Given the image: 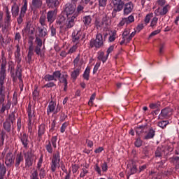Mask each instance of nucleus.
<instances>
[{"label": "nucleus", "instance_id": "obj_1", "mask_svg": "<svg viewBox=\"0 0 179 179\" xmlns=\"http://www.w3.org/2000/svg\"><path fill=\"white\" fill-rule=\"evenodd\" d=\"M6 156V157H5ZM5 157V164L7 167H12L13 166V164L15 163V157H13V153L12 152L9 151L6 154V149L3 150V151L1 153V159H3Z\"/></svg>", "mask_w": 179, "mask_h": 179}, {"label": "nucleus", "instance_id": "obj_2", "mask_svg": "<svg viewBox=\"0 0 179 179\" xmlns=\"http://www.w3.org/2000/svg\"><path fill=\"white\" fill-rule=\"evenodd\" d=\"M6 79V59L3 60L0 68V90H3Z\"/></svg>", "mask_w": 179, "mask_h": 179}, {"label": "nucleus", "instance_id": "obj_3", "mask_svg": "<svg viewBox=\"0 0 179 179\" xmlns=\"http://www.w3.org/2000/svg\"><path fill=\"white\" fill-rule=\"evenodd\" d=\"M59 162H61V155L59 154V151H57L56 152L53 153L52 157V162L50 164V170L52 173H55L57 167L59 166Z\"/></svg>", "mask_w": 179, "mask_h": 179}, {"label": "nucleus", "instance_id": "obj_4", "mask_svg": "<svg viewBox=\"0 0 179 179\" xmlns=\"http://www.w3.org/2000/svg\"><path fill=\"white\" fill-rule=\"evenodd\" d=\"M24 157L25 159V169L29 170L31 166H33V162H34V154L32 150H29L24 153Z\"/></svg>", "mask_w": 179, "mask_h": 179}, {"label": "nucleus", "instance_id": "obj_5", "mask_svg": "<svg viewBox=\"0 0 179 179\" xmlns=\"http://www.w3.org/2000/svg\"><path fill=\"white\" fill-rule=\"evenodd\" d=\"M104 43L103 42V35L101 34H98L96 36V39H92L90 42V45L91 48L95 47L96 48H100L103 45Z\"/></svg>", "mask_w": 179, "mask_h": 179}, {"label": "nucleus", "instance_id": "obj_6", "mask_svg": "<svg viewBox=\"0 0 179 179\" xmlns=\"http://www.w3.org/2000/svg\"><path fill=\"white\" fill-rule=\"evenodd\" d=\"M171 115H173V109L167 107L162 110L161 114L159 115V120L170 118Z\"/></svg>", "mask_w": 179, "mask_h": 179}, {"label": "nucleus", "instance_id": "obj_7", "mask_svg": "<svg viewBox=\"0 0 179 179\" xmlns=\"http://www.w3.org/2000/svg\"><path fill=\"white\" fill-rule=\"evenodd\" d=\"M11 78H13V82H16L17 80V78L21 83H23V80L22 79V66L20 64L17 65V69L15 73H11Z\"/></svg>", "mask_w": 179, "mask_h": 179}, {"label": "nucleus", "instance_id": "obj_8", "mask_svg": "<svg viewBox=\"0 0 179 179\" xmlns=\"http://www.w3.org/2000/svg\"><path fill=\"white\" fill-rule=\"evenodd\" d=\"M75 9H76V6L75 3H67L66 4L64 12L66 13L67 17L69 16V15H73V13H75Z\"/></svg>", "mask_w": 179, "mask_h": 179}, {"label": "nucleus", "instance_id": "obj_9", "mask_svg": "<svg viewBox=\"0 0 179 179\" xmlns=\"http://www.w3.org/2000/svg\"><path fill=\"white\" fill-rule=\"evenodd\" d=\"M20 139L23 148H24V149H27L29 148V143H30L29 136L26 133H24L22 135L20 134Z\"/></svg>", "mask_w": 179, "mask_h": 179}, {"label": "nucleus", "instance_id": "obj_10", "mask_svg": "<svg viewBox=\"0 0 179 179\" xmlns=\"http://www.w3.org/2000/svg\"><path fill=\"white\" fill-rule=\"evenodd\" d=\"M28 44H29V51H28V55H27V58H28V64H30L31 62V57L34 55V46H33V41H29Z\"/></svg>", "mask_w": 179, "mask_h": 179}, {"label": "nucleus", "instance_id": "obj_11", "mask_svg": "<svg viewBox=\"0 0 179 179\" xmlns=\"http://www.w3.org/2000/svg\"><path fill=\"white\" fill-rule=\"evenodd\" d=\"M45 124H41L38 127V139L41 141L43 139V136L45 134Z\"/></svg>", "mask_w": 179, "mask_h": 179}, {"label": "nucleus", "instance_id": "obj_12", "mask_svg": "<svg viewBox=\"0 0 179 179\" xmlns=\"http://www.w3.org/2000/svg\"><path fill=\"white\" fill-rule=\"evenodd\" d=\"M113 5H114V9L115 12H121L122 9L124 8V5H125V3L122 1H113Z\"/></svg>", "mask_w": 179, "mask_h": 179}, {"label": "nucleus", "instance_id": "obj_13", "mask_svg": "<svg viewBox=\"0 0 179 179\" xmlns=\"http://www.w3.org/2000/svg\"><path fill=\"white\" fill-rule=\"evenodd\" d=\"M156 135V129H153V127L150 128L147 134L144 136V139L145 141H149V139H153L155 136Z\"/></svg>", "mask_w": 179, "mask_h": 179}, {"label": "nucleus", "instance_id": "obj_14", "mask_svg": "<svg viewBox=\"0 0 179 179\" xmlns=\"http://www.w3.org/2000/svg\"><path fill=\"white\" fill-rule=\"evenodd\" d=\"M164 152H166L165 146L161 145L157 147L155 152V157H162Z\"/></svg>", "mask_w": 179, "mask_h": 179}, {"label": "nucleus", "instance_id": "obj_15", "mask_svg": "<svg viewBox=\"0 0 179 179\" xmlns=\"http://www.w3.org/2000/svg\"><path fill=\"white\" fill-rule=\"evenodd\" d=\"M13 5L11 8L12 15L14 17L19 15V6L16 3V1L13 0Z\"/></svg>", "mask_w": 179, "mask_h": 179}, {"label": "nucleus", "instance_id": "obj_16", "mask_svg": "<svg viewBox=\"0 0 179 179\" xmlns=\"http://www.w3.org/2000/svg\"><path fill=\"white\" fill-rule=\"evenodd\" d=\"M12 125H13V124H12V122H10L9 121V120H5V122L3 123V131L5 132H10V131H12Z\"/></svg>", "mask_w": 179, "mask_h": 179}, {"label": "nucleus", "instance_id": "obj_17", "mask_svg": "<svg viewBox=\"0 0 179 179\" xmlns=\"http://www.w3.org/2000/svg\"><path fill=\"white\" fill-rule=\"evenodd\" d=\"M68 74H63L62 76H60L59 80L60 83L64 84V90H66L68 89Z\"/></svg>", "mask_w": 179, "mask_h": 179}, {"label": "nucleus", "instance_id": "obj_18", "mask_svg": "<svg viewBox=\"0 0 179 179\" xmlns=\"http://www.w3.org/2000/svg\"><path fill=\"white\" fill-rule=\"evenodd\" d=\"M23 155L22 153L17 154L15 158V167L16 169H20V163L24 161Z\"/></svg>", "mask_w": 179, "mask_h": 179}, {"label": "nucleus", "instance_id": "obj_19", "mask_svg": "<svg viewBox=\"0 0 179 179\" xmlns=\"http://www.w3.org/2000/svg\"><path fill=\"white\" fill-rule=\"evenodd\" d=\"M162 76H163L162 74L154 73V74L150 75L148 76V80H150V82H155L156 80H160V79H162Z\"/></svg>", "mask_w": 179, "mask_h": 179}, {"label": "nucleus", "instance_id": "obj_20", "mask_svg": "<svg viewBox=\"0 0 179 179\" xmlns=\"http://www.w3.org/2000/svg\"><path fill=\"white\" fill-rule=\"evenodd\" d=\"M132 9H134V4H132V2L130 1L125 4L124 13L125 15H128L129 13H131L132 12Z\"/></svg>", "mask_w": 179, "mask_h": 179}, {"label": "nucleus", "instance_id": "obj_21", "mask_svg": "<svg viewBox=\"0 0 179 179\" xmlns=\"http://www.w3.org/2000/svg\"><path fill=\"white\" fill-rule=\"evenodd\" d=\"M46 3L49 8H57L59 5V0H46Z\"/></svg>", "mask_w": 179, "mask_h": 179}, {"label": "nucleus", "instance_id": "obj_22", "mask_svg": "<svg viewBox=\"0 0 179 179\" xmlns=\"http://www.w3.org/2000/svg\"><path fill=\"white\" fill-rule=\"evenodd\" d=\"M56 106H57V103H55V102L52 101L49 103L48 110H47L48 115H50V113H54V111L55 110Z\"/></svg>", "mask_w": 179, "mask_h": 179}, {"label": "nucleus", "instance_id": "obj_23", "mask_svg": "<svg viewBox=\"0 0 179 179\" xmlns=\"http://www.w3.org/2000/svg\"><path fill=\"white\" fill-rule=\"evenodd\" d=\"M27 113H28V121H33V117H36L34 115V112L31 110V106L29 105L27 108Z\"/></svg>", "mask_w": 179, "mask_h": 179}, {"label": "nucleus", "instance_id": "obj_24", "mask_svg": "<svg viewBox=\"0 0 179 179\" xmlns=\"http://www.w3.org/2000/svg\"><path fill=\"white\" fill-rule=\"evenodd\" d=\"M147 129H148V127L146 126H139L138 127H136V132L137 135H141V134H143L146 132Z\"/></svg>", "mask_w": 179, "mask_h": 179}, {"label": "nucleus", "instance_id": "obj_25", "mask_svg": "<svg viewBox=\"0 0 179 179\" xmlns=\"http://www.w3.org/2000/svg\"><path fill=\"white\" fill-rule=\"evenodd\" d=\"M99 61H102L103 64L107 61L108 59V55H106V56H104V52H101L99 53V56L97 57Z\"/></svg>", "mask_w": 179, "mask_h": 179}, {"label": "nucleus", "instance_id": "obj_26", "mask_svg": "<svg viewBox=\"0 0 179 179\" xmlns=\"http://www.w3.org/2000/svg\"><path fill=\"white\" fill-rule=\"evenodd\" d=\"M5 136H6V131L1 130L0 131V146H3L5 142Z\"/></svg>", "mask_w": 179, "mask_h": 179}, {"label": "nucleus", "instance_id": "obj_27", "mask_svg": "<svg viewBox=\"0 0 179 179\" xmlns=\"http://www.w3.org/2000/svg\"><path fill=\"white\" fill-rule=\"evenodd\" d=\"M31 5H32V6H34V8H39L41 6H43V1L42 0H32Z\"/></svg>", "mask_w": 179, "mask_h": 179}, {"label": "nucleus", "instance_id": "obj_28", "mask_svg": "<svg viewBox=\"0 0 179 179\" xmlns=\"http://www.w3.org/2000/svg\"><path fill=\"white\" fill-rule=\"evenodd\" d=\"M88 169L89 165H86L82 169V173L80 174V178H84V177H86V174L89 173V170H87Z\"/></svg>", "mask_w": 179, "mask_h": 179}, {"label": "nucleus", "instance_id": "obj_29", "mask_svg": "<svg viewBox=\"0 0 179 179\" xmlns=\"http://www.w3.org/2000/svg\"><path fill=\"white\" fill-rule=\"evenodd\" d=\"M5 174H6V166L5 164L0 162V176L5 177Z\"/></svg>", "mask_w": 179, "mask_h": 179}, {"label": "nucleus", "instance_id": "obj_30", "mask_svg": "<svg viewBox=\"0 0 179 179\" xmlns=\"http://www.w3.org/2000/svg\"><path fill=\"white\" fill-rule=\"evenodd\" d=\"M55 13V12L50 10L48 13L47 14V19H48V22H49L50 23H52V22H54V14Z\"/></svg>", "mask_w": 179, "mask_h": 179}, {"label": "nucleus", "instance_id": "obj_31", "mask_svg": "<svg viewBox=\"0 0 179 179\" xmlns=\"http://www.w3.org/2000/svg\"><path fill=\"white\" fill-rule=\"evenodd\" d=\"M2 104V107L0 109V113L1 114H3V113H5V111H6V110H9L10 108V103H7L6 105L3 103Z\"/></svg>", "mask_w": 179, "mask_h": 179}, {"label": "nucleus", "instance_id": "obj_32", "mask_svg": "<svg viewBox=\"0 0 179 179\" xmlns=\"http://www.w3.org/2000/svg\"><path fill=\"white\" fill-rule=\"evenodd\" d=\"M79 73H80V71L79 70V69H77L71 72L72 79H73V80H76V78H78V76H79Z\"/></svg>", "mask_w": 179, "mask_h": 179}, {"label": "nucleus", "instance_id": "obj_33", "mask_svg": "<svg viewBox=\"0 0 179 179\" xmlns=\"http://www.w3.org/2000/svg\"><path fill=\"white\" fill-rule=\"evenodd\" d=\"M27 10V0H24V5L21 8L20 13L22 15H25Z\"/></svg>", "mask_w": 179, "mask_h": 179}, {"label": "nucleus", "instance_id": "obj_34", "mask_svg": "<svg viewBox=\"0 0 179 179\" xmlns=\"http://www.w3.org/2000/svg\"><path fill=\"white\" fill-rule=\"evenodd\" d=\"M6 120H8V121L10 122H11V124H13V122H15V121H16V116L15 115V112H12L9 115H8V118L6 119Z\"/></svg>", "mask_w": 179, "mask_h": 179}, {"label": "nucleus", "instance_id": "obj_35", "mask_svg": "<svg viewBox=\"0 0 179 179\" xmlns=\"http://www.w3.org/2000/svg\"><path fill=\"white\" fill-rule=\"evenodd\" d=\"M84 20V24L85 26H89L90 23H92V17L90 15H87L83 17Z\"/></svg>", "mask_w": 179, "mask_h": 179}, {"label": "nucleus", "instance_id": "obj_36", "mask_svg": "<svg viewBox=\"0 0 179 179\" xmlns=\"http://www.w3.org/2000/svg\"><path fill=\"white\" fill-rule=\"evenodd\" d=\"M138 171V168L136 166V164L135 162L132 163V166L130 169V176L132 174H136V173Z\"/></svg>", "mask_w": 179, "mask_h": 179}, {"label": "nucleus", "instance_id": "obj_37", "mask_svg": "<svg viewBox=\"0 0 179 179\" xmlns=\"http://www.w3.org/2000/svg\"><path fill=\"white\" fill-rule=\"evenodd\" d=\"M169 124V122L168 120H162L158 122V127L164 129V128H166V127H167Z\"/></svg>", "mask_w": 179, "mask_h": 179}, {"label": "nucleus", "instance_id": "obj_38", "mask_svg": "<svg viewBox=\"0 0 179 179\" xmlns=\"http://www.w3.org/2000/svg\"><path fill=\"white\" fill-rule=\"evenodd\" d=\"M34 52H36V55H40L41 58L44 57V53H41V47L36 46Z\"/></svg>", "mask_w": 179, "mask_h": 179}, {"label": "nucleus", "instance_id": "obj_39", "mask_svg": "<svg viewBox=\"0 0 179 179\" xmlns=\"http://www.w3.org/2000/svg\"><path fill=\"white\" fill-rule=\"evenodd\" d=\"M45 149L48 152V153H50V155L52 153V145H51V141H48V144L45 145Z\"/></svg>", "mask_w": 179, "mask_h": 179}, {"label": "nucleus", "instance_id": "obj_40", "mask_svg": "<svg viewBox=\"0 0 179 179\" xmlns=\"http://www.w3.org/2000/svg\"><path fill=\"white\" fill-rule=\"evenodd\" d=\"M5 90H0V106L3 104V101H5Z\"/></svg>", "mask_w": 179, "mask_h": 179}, {"label": "nucleus", "instance_id": "obj_41", "mask_svg": "<svg viewBox=\"0 0 179 179\" xmlns=\"http://www.w3.org/2000/svg\"><path fill=\"white\" fill-rule=\"evenodd\" d=\"M57 140H58V137L57 136H52L50 140V143H52V145L55 149L57 148Z\"/></svg>", "mask_w": 179, "mask_h": 179}, {"label": "nucleus", "instance_id": "obj_42", "mask_svg": "<svg viewBox=\"0 0 179 179\" xmlns=\"http://www.w3.org/2000/svg\"><path fill=\"white\" fill-rule=\"evenodd\" d=\"M32 95L34 100H38V99L40 98V92L38 90H34L32 92Z\"/></svg>", "mask_w": 179, "mask_h": 179}, {"label": "nucleus", "instance_id": "obj_43", "mask_svg": "<svg viewBox=\"0 0 179 179\" xmlns=\"http://www.w3.org/2000/svg\"><path fill=\"white\" fill-rule=\"evenodd\" d=\"M44 79L46 82H50V80H57V79L54 78L53 74L52 75L48 74L45 76Z\"/></svg>", "mask_w": 179, "mask_h": 179}, {"label": "nucleus", "instance_id": "obj_44", "mask_svg": "<svg viewBox=\"0 0 179 179\" xmlns=\"http://www.w3.org/2000/svg\"><path fill=\"white\" fill-rule=\"evenodd\" d=\"M45 169L44 168H41L39 169V177L41 179L45 178Z\"/></svg>", "mask_w": 179, "mask_h": 179}, {"label": "nucleus", "instance_id": "obj_45", "mask_svg": "<svg viewBox=\"0 0 179 179\" xmlns=\"http://www.w3.org/2000/svg\"><path fill=\"white\" fill-rule=\"evenodd\" d=\"M6 18L4 19V22H10V13H9V9L6 7Z\"/></svg>", "mask_w": 179, "mask_h": 179}, {"label": "nucleus", "instance_id": "obj_46", "mask_svg": "<svg viewBox=\"0 0 179 179\" xmlns=\"http://www.w3.org/2000/svg\"><path fill=\"white\" fill-rule=\"evenodd\" d=\"M33 125L34 124L31 121H28L27 129L29 134H31L33 132Z\"/></svg>", "mask_w": 179, "mask_h": 179}, {"label": "nucleus", "instance_id": "obj_47", "mask_svg": "<svg viewBox=\"0 0 179 179\" xmlns=\"http://www.w3.org/2000/svg\"><path fill=\"white\" fill-rule=\"evenodd\" d=\"M38 31L39 33V36L41 37H45V36H47V31H44L43 29H41L40 27H38Z\"/></svg>", "mask_w": 179, "mask_h": 179}, {"label": "nucleus", "instance_id": "obj_48", "mask_svg": "<svg viewBox=\"0 0 179 179\" xmlns=\"http://www.w3.org/2000/svg\"><path fill=\"white\" fill-rule=\"evenodd\" d=\"M9 26H10V22L4 21V25L2 27L3 33H5V31H6V30L9 29Z\"/></svg>", "mask_w": 179, "mask_h": 179}, {"label": "nucleus", "instance_id": "obj_49", "mask_svg": "<svg viewBox=\"0 0 179 179\" xmlns=\"http://www.w3.org/2000/svg\"><path fill=\"white\" fill-rule=\"evenodd\" d=\"M143 141L140 138H138L134 142L136 148H141L142 146Z\"/></svg>", "mask_w": 179, "mask_h": 179}, {"label": "nucleus", "instance_id": "obj_50", "mask_svg": "<svg viewBox=\"0 0 179 179\" xmlns=\"http://www.w3.org/2000/svg\"><path fill=\"white\" fill-rule=\"evenodd\" d=\"M17 129L18 132H20L22 129V118L19 117L17 121Z\"/></svg>", "mask_w": 179, "mask_h": 179}, {"label": "nucleus", "instance_id": "obj_51", "mask_svg": "<svg viewBox=\"0 0 179 179\" xmlns=\"http://www.w3.org/2000/svg\"><path fill=\"white\" fill-rule=\"evenodd\" d=\"M151 17H153V13L148 14L145 16V20H144L145 24H148V23H149V22H150Z\"/></svg>", "mask_w": 179, "mask_h": 179}, {"label": "nucleus", "instance_id": "obj_52", "mask_svg": "<svg viewBox=\"0 0 179 179\" xmlns=\"http://www.w3.org/2000/svg\"><path fill=\"white\" fill-rule=\"evenodd\" d=\"M73 43H76V41H79V38H80L78 36V33L73 32L72 34Z\"/></svg>", "mask_w": 179, "mask_h": 179}, {"label": "nucleus", "instance_id": "obj_53", "mask_svg": "<svg viewBox=\"0 0 179 179\" xmlns=\"http://www.w3.org/2000/svg\"><path fill=\"white\" fill-rule=\"evenodd\" d=\"M30 179H38V172L37 171V170L34 171L31 173Z\"/></svg>", "mask_w": 179, "mask_h": 179}, {"label": "nucleus", "instance_id": "obj_54", "mask_svg": "<svg viewBox=\"0 0 179 179\" xmlns=\"http://www.w3.org/2000/svg\"><path fill=\"white\" fill-rule=\"evenodd\" d=\"M101 169H102V171H103V173H106V171H107V170H108V165L107 164V162H104L101 166Z\"/></svg>", "mask_w": 179, "mask_h": 179}, {"label": "nucleus", "instance_id": "obj_55", "mask_svg": "<svg viewBox=\"0 0 179 179\" xmlns=\"http://www.w3.org/2000/svg\"><path fill=\"white\" fill-rule=\"evenodd\" d=\"M53 78H55V79H59L61 78V71H57L53 72Z\"/></svg>", "mask_w": 179, "mask_h": 179}, {"label": "nucleus", "instance_id": "obj_56", "mask_svg": "<svg viewBox=\"0 0 179 179\" xmlns=\"http://www.w3.org/2000/svg\"><path fill=\"white\" fill-rule=\"evenodd\" d=\"M80 166L78 164H73L72 165V172L73 174H76V173L78 172V171L79 170Z\"/></svg>", "mask_w": 179, "mask_h": 179}, {"label": "nucleus", "instance_id": "obj_57", "mask_svg": "<svg viewBox=\"0 0 179 179\" xmlns=\"http://www.w3.org/2000/svg\"><path fill=\"white\" fill-rule=\"evenodd\" d=\"M157 20H159V18H157V17H153V19L151 21L150 27H155V26L157 24Z\"/></svg>", "mask_w": 179, "mask_h": 179}, {"label": "nucleus", "instance_id": "obj_58", "mask_svg": "<svg viewBox=\"0 0 179 179\" xmlns=\"http://www.w3.org/2000/svg\"><path fill=\"white\" fill-rule=\"evenodd\" d=\"M167 6H169V5L164 6L162 11L159 13V15H161V16H164V15H166L167 12H169V10L167 9Z\"/></svg>", "mask_w": 179, "mask_h": 179}, {"label": "nucleus", "instance_id": "obj_59", "mask_svg": "<svg viewBox=\"0 0 179 179\" xmlns=\"http://www.w3.org/2000/svg\"><path fill=\"white\" fill-rule=\"evenodd\" d=\"M68 125H69V124L66 122L62 125V127L60 129V131L62 132V134H64V132H65V130L66 129Z\"/></svg>", "mask_w": 179, "mask_h": 179}, {"label": "nucleus", "instance_id": "obj_60", "mask_svg": "<svg viewBox=\"0 0 179 179\" xmlns=\"http://www.w3.org/2000/svg\"><path fill=\"white\" fill-rule=\"evenodd\" d=\"M96 99V92L92 94L90 99L88 102L89 106H93V100Z\"/></svg>", "mask_w": 179, "mask_h": 179}, {"label": "nucleus", "instance_id": "obj_61", "mask_svg": "<svg viewBox=\"0 0 179 179\" xmlns=\"http://www.w3.org/2000/svg\"><path fill=\"white\" fill-rule=\"evenodd\" d=\"M94 170L96 171V173L99 175L101 176V169L99 166V164H96L94 166Z\"/></svg>", "mask_w": 179, "mask_h": 179}, {"label": "nucleus", "instance_id": "obj_62", "mask_svg": "<svg viewBox=\"0 0 179 179\" xmlns=\"http://www.w3.org/2000/svg\"><path fill=\"white\" fill-rule=\"evenodd\" d=\"M160 107V103H150V108L152 110H156V108H159Z\"/></svg>", "mask_w": 179, "mask_h": 179}, {"label": "nucleus", "instance_id": "obj_63", "mask_svg": "<svg viewBox=\"0 0 179 179\" xmlns=\"http://www.w3.org/2000/svg\"><path fill=\"white\" fill-rule=\"evenodd\" d=\"M103 24H106V26L108 25V20L107 19V17H103L102 18V21L101 22V25H99V26H103Z\"/></svg>", "mask_w": 179, "mask_h": 179}, {"label": "nucleus", "instance_id": "obj_64", "mask_svg": "<svg viewBox=\"0 0 179 179\" xmlns=\"http://www.w3.org/2000/svg\"><path fill=\"white\" fill-rule=\"evenodd\" d=\"M127 24H130V23H132V22L135 21V18L134 17L133 15L129 16L127 18H126Z\"/></svg>", "mask_w": 179, "mask_h": 179}]
</instances>
